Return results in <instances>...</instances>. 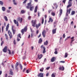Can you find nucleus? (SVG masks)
Segmentation results:
<instances>
[{
    "label": "nucleus",
    "instance_id": "f257e3e1",
    "mask_svg": "<svg viewBox=\"0 0 77 77\" xmlns=\"http://www.w3.org/2000/svg\"><path fill=\"white\" fill-rule=\"evenodd\" d=\"M27 26H25L24 29H22L21 30V32L22 33V35L24 34V32H27Z\"/></svg>",
    "mask_w": 77,
    "mask_h": 77
},
{
    "label": "nucleus",
    "instance_id": "f03ea898",
    "mask_svg": "<svg viewBox=\"0 0 77 77\" xmlns=\"http://www.w3.org/2000/svg\"><path fill=\"white\" fill-rule=\"evenodd\" d=\"M72 2V0H69L68 3L69 5L67 6V8H69V7H71L72 6V3L71 2Z\"/></svg>",
    "mask_w": 77,
    "mask_h": 77
},
{
    "label": "nucleus",
    "instance_id": "7ed1b4c3",
    "mask_svg": "<svg viewBox=\"0 0 77 77\" xmlns=\"http://www.w3.org/2000/svg\"><path fill=\"white\" fill-rule=\"evenodd\" d=\"M31 23L32 24V26L34 27H35V25H36V20H35L34 21V20H32L31 21Z\"/></svg>",
    "mask_w": 77,
    "mask_h": 77
},
{
    "label": "nucleus",
    "instance_id": "20e7f679",
    "mask_svg": "<svg viewBox=\"0 0 77 77\" xmlns=\"http://www.w3.org/2000/svg\"><path fill=\"white\" fill-rule=\"evenodd\" d=\"M19 65V63H18V62H17L16 65H15V68L16 69V70L17 72L18 71V66Z\"/></svg>",
    "mask_w": 77,
    "mask_h": 77
},
{
    "label": "nucleus",
    "instance_id": "39448f33",
    "mask_svg": "<svg viewBox=\"0 0 77 77\" xmlns=\"http://www.w3.org/2000/svg\"><path fill=\"white\" fill-rule=\"evenodd\" d=\"M45 34H46V31L44 29L42 32V35L44 38L45 37Z\"/></svg>",
    "mask_w": 77,
    "mask_h": 77
},
{
    "label": "nucleus",
    "instance_id": "423d86ee",
    "mask_svg": "<svg viewBox=\"0 0 77 77\" xmlns=\"http://www.w3.org/2000/svg\"><path fill=\"white\" fill-rule=\"evenodd\" d=\"M71 8H69V10L68 9H67V13H66V15L68 16V13H69V14H70V12H71Z\"/></svg>",
    "mask_w": 77,
    "mask_h": 77
},
{
    "label": "nucleus",
    "instance_id": "0eeeda50",
    "mask_svg": "<svg viewBox=\"0 0 77 77\" xmlns=\"http://www.w3.org/2000/svg\"><path fill=\"white\" fill-rule=\"evenodd\" d=\"M41 48H43V53H45L46 52V51H45V48L44 46L43 45H42L41 47Z\"/></svg>",
    "mask_w": 77,
    "mask_h": 77
},
{
    "label": "nucleus",
    "instance_id": "6e6552de",
    "mask_svg": "<svg viewBox=\"0 0 77 77\" xmlns=\"http://www.w3.org/2000/svg\"><path fill=\"white\" fill-rule=\"evenodd\" d=\"M29 10L31 11H32L33 9H34V6L32 5H31L29 6Z\"/></svg>",
    "mask_w": 77,
    "mask_h": 77
},
{
    "label": "nucleus",
    "instance_id": "1a4fd4ad",
    "mask_svg": "<svg viewBox=\"0 0 77 77\" xmlns=\"http://www.w3.org/2000/svg\"><path fill=\"white\" fill-rule=\"evenodd\" d=\"M71 40L70 42V45L71 46H72V42L74 41V37H72V38H71Z\"/></svg>",
    "mask_w": 77,
    "mask_h": 77
},
{
    "label": "nucleus",
    "instance_id": "9d476101",
    "mask_svg": "<svg viewBox=\"0 0 77 77\" xmlns=\"http://www.w3.org/2000/svg\"><path fill=\"white\" fill-rule=\"evenodd\" d=\"M17 21H19V22L21 23H22V21H23V18H20V17H19L17 18Z\"/></svg>",
    "mask_w": 77,
    "mask_h": 77
},
{
    "label": "nucleus",
    "instance_id": "9b49d317",
    "mask_svg": "<svg viewBox=\"0 0 77 77\" xmlns=\"http://www.w3.org/2000/svg\"><path fill=\"white\" fill-rule=\"evenodd\" d=\"M37 76L38 77H44V74L42 73H40Z\"/></svg>",
    "mask_w": 77,
    "mask_h": 77
},
{
    "label": "nucleus",
    "instance_id": "f8f14e48",
    "mask_svg": "<svg viewBox=\"0 0 77 77\" xmlns=\"http://www.w3.org/2000/svg\"><path fill=\"white\" fill-rule=\"evenodd\" d=\"M3 51L4 53H6L7 52V46H5V47L3 49Z\"/></svg>",
    "mask_w": 77,
    "mask_h": 77
},
{
    "label": "nucleus",
    "instance_id": "ddd939ff",
    "mask_svg": "<svg viewBox=\"0 0 77 77\" xmlns=\"http://www.w3.org/2000/svg\"><path fill=\"white\" fill-rule=\"evenodd\" d=\"M32 4L31 2H29L27 4L28 6H26V8L27 9H29V8L31 4Z\"/></svg>",
    "mask_w": 77,
    "mask_h": 77
},
{
    "label": "nucleus",
    "instance_id": "4468645a",
    "mask_svg": "<svg viewBox=\"0 0 77 77\" xmlns=\"http://www.w3.org/2000/svg\"><path fill=\"white\" fill-rule=\"evenodd\" d=\"M14 22L15 24H17V26H19V24L18 23V22L17 21L15 20H14Z\"/></svg>",
    "mask_w": 77,
    "mask_h": 77
},
{
    "label": "nucleus",
    "instance_id": "2eb2a0df",
    "mask_svg": "<svg viewBox=\"0 0 77 77\" xmlns=\"http://www.w3.org/2000/svg\"><path fill=\"white\" fill-rule=\"evenodd\" d=\"M57 30V28H55L53 30H52V34H55L56 33V30Z\"/></svg>",
    "mask_w": 77,
    "mask_h": 77
},
{
    "label": "nucleus",
    "instance_id": "dca6fc26",
    "mask_svg": "<svg viewBox=\"0 0 77 77\" xmlns=\"http://www.w3.org/2000/svg\"><path fill=\"white\" fill-rule=\"evenodd\" d=\"M41 23H39L38 24H38H37L35 26L36 27V28L37 29H38L39 28V27H40L41 26Z\"/></svg>",
    "mask_w": 77,
    "mask_h": 77
},
{
    "label": "nucleus",
    "instance_id": "f3484780",
    "mask_svg": "<svg viewBox=\"0 0 77 77\" xmlns=\"http://www.w3.org/2000/svg\"><path fill=\"white\" fill-rule=\"evenodd\" d=\"M59 69L60 70H62V71H64V69H65V68H64V67L62 66L61 67H60L59 68Z\"/></svg>",
    "mask_w": 77,
    "mask_h": 77
},
{
    "label": "nucleus",
    "instance_id": "a211bd4d",
    "mask_svg": "<svg viewBox=\"0 0 77 77\" xmlns=\"http://www.w3.org/2000/svg\"><path fill=\"white\" fill-rule=\"evenodd\" d=\"M55 61V57H53L51 59V62H53Z\"/></svg>",
    "mask_w": 77,
    "mask_h": 77
},
{
    "label": "nucleus",
    "instance_id": "6ab92c4d",
    "mask_svg": "<svg viewBox=\"0 0 77 77\" xmlns=\"http://www.w3.org/2000/svg\"><path fill=\"white\" fill-rule=\"evenodd\" d=\"M42 38H40L38 40V43L39 44H41L42 43Z\"/></svg>",
    "mask_w": 77,
    "mask_h": 77
},
{
    "label": "nucleus",
    "instance_id": "aec40b11",
    "mask_svg": "<svg viewBox=\"0 0 77 77\" xmlns=\"http://www.w3.org/2000/svg\"><path fill=\"white\" fill-rule=\"evenodd\" d=\"M53 21V19H52V18L51 17H50L49 19V20L48 21V23H50V22H51V23H52Z\"/></svg>",
    "mask_w": 77,
    "mask_h": 77
},
{
    "label": "nucleus",
    "instance_id": "412c9836",
    "mask_svg": "<svg viewBox=\"0 0 77 77\" xmlns=\"http://www.w3.org/2000/svg\"><path fill=\"white\" fill-rule=\"evenodd\" d=\"M42 57V54H41L39 55H38V57L39 59H41Z\"/></svg>",
    "mask_w": 77,
    "mask_h": 77
},
{
    "label": "nucleus",
    "instance_id": "4be33fe9",
    "mask_svg": "<svg viewBox=\"0 0 77 77\" xmlns=\"http://www.w3.org/2000/svg\"><path fill=\"white\" fill-rule=\"evenodd\" d=\"M9 74L11 75H13V72H12V69H10V71Z\"/></svg>",
    "mask_w": 77,
    "mask_h": 77
},
{
    "label": "nucleus",
    "instance_id": "5701e85b",
    "mask_svg": "<svg viewBox=\"0 0 77 77\" xmlns=\"http://www.w3.org/2000/svg\"><path fill=\"white\" fill-rule=\"evenodd\" d=\"M62 12H63L62 9H60V14H59L60 16H61V15H62Z\"/></svg>",
    "mask_w": 77,
    "mask_h": 77
},
{
    "label": "nucleus",
    "instance_id": "b1692460",
    "mask_svg": "<svg viewBox=\"0 0 77 77\" xmlns=\"http://www.w3.org/2000/svg\"><path fill=\"white\" fill-rule=\"evenodd\" d=\"M9 24H8L7 26H6V31H8V29H9Z\"/></svg>",
    "mask_w": 77,
    "mask_h": 77
},
{
    "label": "nucleus",
    "instance_id": "393cba45",
    "mask_svg": "<svg viewBox=\"0 0 77 77\" xmlns=\"http://www.w3.org/2000/svg\"><path fill=\"white\" fill-rule=\"evenodd\" d=\"M48 43V41L47 40L46 42H44V45H47Z\"/></svg>",
    "mask_w": 77,
    "mask_h": 77
},
{
    "label": "nucleus",
    "instance_id": "a878e982",
    "mask_svg": "<svg viewBox=\"0 0 77 77\" xmlns=\"http://www.w3.org/2000/svg\"><path fill=\"white\" fill-rule=\"evenodd\" d=\"M4 18L6 21H8V17L6 16H5L4 17Z\"/></svg>",
    "mask_w": 77,
    "mask_h": 77
},
{
    "label": "nucleus",
    "instance_id": "bb28decb",
    "mask_svg": "<svg viewBox=\"0 0 77 77\" xmlns=\"http://www.w3.org/2000/svg\"><path fill=\"white\" fill-rule=\"evenodd\" d=\"M75 14V11H72L71 12V15H73Z\"/></svg>",
    "mask_w": 77,
    "mask_h": 77
},
{
    "label": "nucleus",
    "instance_id": "cd10ccee",
    "mask_svg": "<svg viewBox=\"0 0 77 77\" xmlns=\"http://www.w3.org/2000/svg\"><path fill=\"white\" fill-rule=\"evenodd\" d=\"M38 9V6H36L34 10V12L36 13L37 12V10Z\"/></svg>",
    "mask_w": 77,
    "mask_h": 77
},
{
    "label": "nucleus",
    "instance_id": "c85d7f7f",
    "mask_svg": "<svg viewBox=\"0 0 77 77\" xmlns=\"http://www.w3.org/2000/svg\"><path fill=\"white\" fill-rule=\"evenodd\" d=\"M68 53H65L64 57L65 58L67 57H68Z\"/></svg>",
    "mask_w": 77,
    "mask_h": 77
},
{
    "label": "nucleus",
    "instance_id": "c756f323",
    "mask_svg": "<svg viewBox=\"0 0 77 77\" xmlns=\"http://www.w3.org/2000/svg\"><path fill=\"white\" fill-rule=\"evenodd\" d=\"M55 51L54 52V53L56 54H57L58 53L57 51V48H56L55 49Z\"/></svg>",
    "mask_w": 77,
    "mask_h": 77
},
{
    "label": "nucleus",
    "instance_id": "7c9ffc66",
    "mask_svg": "<svg viewBox=\"0 0 77 77\" xmlns=\"http://www.w3.org/2000/svg\"><path fill=\"white\" fill-rule=\"evenodd\" d=\"M2 10L3 11H5V10H6V8L4 7H2Z\"/></svg>",
    "mask_w": 77,
    "mask_h": 77
},
{
    "label": "nucleus",
    "instance_id": "2f4dec72",
    "mask_svg": "<svg viewBox=\"0 0 77 77\" xmlns=\"http://www.w3.org/2000/svg\"><path fill=\"white\" fill-rule=\"evenodd\" d=\"M21 38V34L19 33L17 35V38Z\"/></svg>",
    "mask_w": 77,
    "mask_h": 77
},
{
    "label": "nucleus",
    "instance_id": "473e14b6",
    "mask_svg": "<svg viewBox=\"0 0 77 77\" xmlns=\"http://www.w3.org/2000/svg\"><path fill=\"white\" fill-rule=\"evenodd\" d=\"M40 71H41V72H43V71H44V67H42V68H41L40 70Z\"/></svg>",
    "mask_w": 77,
    "mask_h": 77
},
{
    "label": "nucleus",
    "instance_id": "72a5a7b5",
    "mask_svg": "<svg viewBox=\"0 0 77 77\" xmlns=\"http://www.w3.org/2000/svg\"><path fill=\"white\" fill-rule=\"evenodd\" d=\"M5 36L6 39L8 40V35H7V34H5Z\"/></svg>",
    "mask_w": 77,
    "mask_h": 77
},
{
    "label": "nucleus",
    "instance_id": "f704fd0d",
    "mask_svg": "<svg viewBox=\"0 0 77 77\" xmlns=\"http://www.w3.org/2000/svg\"><path fill=\"white\" fill-rule=\"evenodd\" d=\"M12 32H13V35H14L15 33V32H16V30L15 29L12 30Z\"/></svg>",
    "mask_w": 77,
    "mask_h": 77
},
{
    "label": "nucleus",
    "instance_id": "c9c22d12",
    "mask_svg": "<svg viewBox=\"0 0 77 77\" xmlns=\"http://www.w3.org/2000/svg\"><path fill=\"white\" fill-rule=\"evenodd\" d=\"M13 2H14V5H17V4L16 2H15V0H13Z\"/></svg>",
    "mask_w": 77,
    "mask_h": 77
},
{
    "label": "nucleus",
    "instance_id": "e433bc0d",
    "mask_svg": "<svg viewBox=\"0 0 77 77\" xmlns=\"http://www.w3.org/2000/svg\"><path fill=\"white\" fill-rule=\"evenodd\" d=\"M9 35L10 36V39H12V37H13L12 35H11L10 34H9Z\"/></svg>",
    "mask_w": 77,
    "mask_h": 77
},
{
    "label": "nucleus",
    "instance_id": "4c0bfd02",
    "mask_svg": "<svg viewBox=\"0 0 77 77\" xmlns=\"http://www.w3.org/2000/svg\"><path fill=\"white\" fill-rule=\"evenodd\" d=\"M20 66L21 69H23V66L21 64H20Z\"/></svg>",
    "mask_w": 77,
    "mask_h": 77
},
{
    "label": "nucleus",
    "instance_id": "58836bf2",
    "mask_svg": "<svg viewBox=\"0 0 77 77\" xmlns=\"http://www.w3.org/2000/svg\"><path fill=\"white\" fill-rule=\"evenodd\" d=\"M0 5H3V2L0 1Z\"/></svg>",
    "mask_w": 77,
    "mask_h": 77
},
{
    "label": "nucleus",
    "instance_id": "ea45409f",
    "mask_svg": "<svg viewBox=\"0 0 77 77\" xmlns=\"http://www.w3.org/2000/svg\"><path fill=\"white\" fill-rule=\"evenodd\" d=\"M56 76H55V75H54V73H53L51 75V77H55Z\"/></svg>",
    "mask_w": 77,
    "mask_h": 77
},
{
    "label": "nucleus",
    "instance_id": "a19ab883",
    "mask_svg": "<svg viewBox=\"0 0 77 77\" xmlns=\"http://www.w3.org/2000/svg\"><path fill=\"white\" fill-rule=\"evenodd\" d=\"M8 51H9L8 54H11V50L8 49Z\"/></svg>",
    "mask_w": 77,
    "mask_h": 77
},
{
    "label": "nucleus",
    "instance_id": "79ce46f5",
    "mask_svg": "<svg viewBox=\"0 0 77 77\" xmlns=\"http://www.w3.org/2000/svg\"><path fill=\"white\" fill-rule=\"evenodd\" d=\"M54 6H56V8H57V7H58V5H57L56 3L54 4Z\"/></svg>",
    "mask_w": 77,
    "mask_h": 77
},
{
    "label": "nucleus",
    "instance_id": "37998d69",
    "mask_svg": "<svg viewBox=\"0 0 77 77\" xmlns=\"http://www.w3.org/2000/svg\"><path fill=\"white\" fill-rule=\"evenodd\" d=\"M21 13H22V14H24L25 12L23 10H21Z\"/></svg>",
    "mask_w": 77,
    "mask_h": 77
},
{
    "label": "nucleus",
    "instance_id": "c03bdc74",
    "mask_svg": "<svg viewBox=\"0 0 77 77\" xmlns=\"http://www.w3.org/2000/svg\"><path fill=\"white\" fill-rule=\"evenodd\" d=\"M44 17H43L42 19V24H44Z\"/></svg>",
    "mask_w": 77,
    "mask_h": 77
},
{
    "label": "nucleus",
    "instance_id": "a18cd8bd",
    "mask_svg": "<svg viewBox=\"0 0 77 77\" xmlns=\"http://www.w3.org/2000/svg\"><path fill=\"white\" fill-rule=\"evenodd\" d=\"M66 0H63V1L62 2L64 4H65V2H66Z\"/></svg>",
    "mask_w": 77,
    "mask_h": 77
},
{
    "label": "nucleus",
    "instance_id": "49530a36",
    "mask_svg": "<svg viewBox=\"0 0 77 77\" xmlns=\"http://www.w3.org/2000/svg\"><path fill=\"white\" fill-rule=\"evenodd\" d=\"M3 44H4V42L3 41H2L1 43V46H2Z\"/></svg>",
    "mask_w": 77,
    "mask_h": 77
},
{
    "label": "nucleus",
    "instance_id": "de8ad7c7",
    "mask_svg": "<svg viewBox=\"0 0 77 77\" xmlns=\"http://www.w3.org/2000/svg\"><path fill=\"white\" fill-rule=\"evenodd\" d=\"M27 1V0H25L23 2V4H25L26 3V2Z\"/></svg>",
    "mask_w": 77,
    "mask_h": 77
},
{
    "label": "nucleus",
    "instance_id": "09e8293b",
    "mask_svg": "<svg viewBox=\"0 0 77 77\" xmlns=\"http://www.w3.org/2000/svg\"><path fill=\"white\" fill-rule=\"evenodd\" d=\"M63 38H65V34H63Z\"/></svg>",
    "mask_w": 77,
    "mask_h": 77
},
{
    "label": "nucleus",
    "instance_id": "8fccbe9b",
    "mask_svg": "<svg viewBox=\"0 0 77 77\" xmlns=\"http://www.w3.org/2000/svg\"><path fill=\"white\" fill-rule=\"evenodd\" d=\"M52 15L53 16H54L55 15V13L54 12H53L52 13Z\"/></svg>",
    "mask_w": 77,
    "mask_h": 77
},
{
    "label": "nucleus",
    "instance_id": "3c124183",
    "mask_svg": "<svg viewBox=\"0 0 77 77\" xmlns=\"http://www.w3.org/2000/svg\"><path fill=\"white\" fill-rule=\"evenodd\" d=\"M60 62L61 63H65V61H60Z\"/></svg>",
    "mask_w": 77,
    "mask_h": 77
},
{
    "label": "nucleus",
    "instance_id": "603ef678",
    "mask_svg": "<svg viewBox=\"0 0 77 77\" xmlns=\"http://www.w3.org/2000/svg\"><path fill=\"white\" fill-rule=\"evenodd\" d=\"M50 67H47L46 68V69H47V70H48V69H50Z\"/></svg>",
    "mask_w": 77,
    "mask_h": 77
},
{
    "label": "nucleus",
    "instance_id": "864d4df0",
    "mask_svg": "<svg viewBox=\"0 0 77 77\" xmlns=\"http://www.w3.org/2000/svg\"><path fill=\"white\" fill-rule=\"evenodd\" d=\"M57 23V21L56 20L55 21V22H54V24H56V23Z\"/></svg>",
    "mask_w": 77,
    "mask_h": 77
},
{
    "label": "nucleus",
    "instance_id": "5fc2aeb1",
    "mask_svg": "<svg viewBox=\"0 0 77 77\" xmlns=\"http://www.w3.org/2000/svg\"><path fill=\"white\" fill-rule=\"evenodd\" d=\"M17 41H20V39H19V38L18 37H17Z\"/></svg>",
    "mask_w": 77,
    "mask_h": 77
},
{
    "label": "nucleus",
    "instance_id": "6e6d98bb",
    "mask_svg": "<svg viewBox=\"0 0 77 77\" xmlns=\"http://www.w3.org/2000/svg\"><path fill=\"white\" fill-rule=\"evenodd\" d=\"M14 45H15V44H16V42H15V40H14Z\"/></svg>",
    "mask_w": 77,
    "mask_h": 77
},
{
    "label": "nucleus",
    "instance_id": "4d7b16f0",
    "mask_svg": "<svg viewBox=\"0 0 77 77\" xmlns=\"http://www.w3.org/2000/svg\"><path fill=\"white\" fill-rule=\"evenodd\" d=\"M26 69L25 68H24V69L23 70V72H24V71H26Z\"/></svg>",
    "mask_w": 77,
    "mask_h": 77
},
{
    "label": "nucleus",
    "instance_id": "13d9d810",
    "mask_svg": "<svg viewBox=\"0 0 77 77\" xmlns=\"http://www.w3.org/2000/svg\"><path fill=\"white\" fill-rule=\"evenodd\" d=\"M51 12V10H50L48 11V12L49 14H50V12Z\"/></svg>",
    "mask_w": 77,
    "mask_h": 77
},
{
    "label": "nucleus",
    "instance_id": "bf43d9fd",
    "mask_svg": "<svg viewBox=\"0 0 77 77\" xmlns=\"http://www.w3.org/2000/svg\"><path fill=\"white\" fill-rule=\"evenodd\" d=\"M36 33L37 34H38L39 33V30H37L36 31Z\"/></svg>",
    "mask_w": 77,
    "mask_h": 77
},
{
    "label": "nucleus",
    "instance_id": "052dcab7",
    "mask_svg": "<svg viewBox=\"0 0 77 77\" xmlns=\"http://www.w3.org/2000/svg\"><path fill=\"white\" fill-rule=\"evenodd\" d=\"M48 75H49V73H47L46 74V76H47H47H48Z\"/></svg>",
    "mask_w": 77,
    "mask_h": 77
},
{
    "label": "nucleus",
    "instance_id": "680f3d73",
    "mask_svg": "<svg viewBox=\"0 0 77 77\" xmlns=\"http://www.w3.org/2000/svg\"><path fill=\"white\" fill-rule=\"evenodd\" d=\"M41 36V33L40 34V35L38 36V38H40V37Z\"/></svg>",
    "mask_w": 77,
    "mask_h": 77
},
{
    "label": "nucleus",
    "instance_id": "e2e57ef3",
    "mask_svg": "<svg viewBox=\"0 0 77 77\" xmlns=\"http://www.w3.org/2000/svg\"><path fill=\"white\" fill-rule=\"evenodd\" d=\"M26 73H28L29 72V70L28 69L26 70Z\"/></svg>",
    "mask_w": 77,
    "mask_h": 77
},
{
    "label": "nucleus",
    "instance_id": "0e129e2a",
    "mask_svg": "<svg viewBox=\"0 0 77 77\" xmlns=\"http://www.w3.org/2000/svg\"><path fill=\"white\" fill-rule=\"evenodd\" d=\"M28 19H29V20H30V19H31V17L29 16L28 17Z\"/></svg>",
    "mask_w": 77,
    "mask_h": 77
},
{
    "label": "nucleus",
    "instance_id": "69168bd1",
    "mask_svg": "<svg viewBox=\"0 0 77 77\" xmlns=\"http://www.w3.org/2000/svg\"><path fill=\"white\" fill-rule=\"evenodd\" d=\"M11 67L12 68H13V69H14V66L13 65H11Z\"/></svg>",
    "mask_w": 77,
    "mask_h": 77
},
{
    "label": "nucleus",
    "instance_id": "338daca9",
    "mask_svg": "<svg viewBox=\"0 0 77 77\" xmlns=\"http://www.w3.org/2000/svg\"><path fill=\"white\" fill-rule=\"evenodd\" d=\"M46 23H47V20H45V24H46Z\"/></svg>",
    "mask_w": 77,
    "mask_h": 77
},
{
    "label": "nucleus",
    "instance_id": "774afa93",
    "mask_svg": "<svg viewBox=\"0 0 77 77\" xmlns=\"http://www.w3.org/2000/svg\"><path fill=\"white\" fill-rule=\"evenodd\" d=\"M7 12L8 13H10V10H8L7 11Z\"/></svg>",
    "mask_w": 77,
    "mask_h": 77
}]
</instances>
